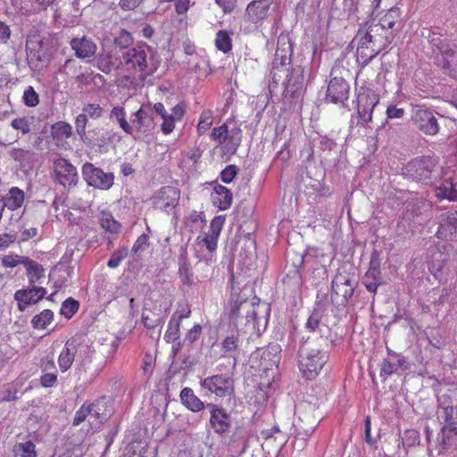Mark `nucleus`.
<instances>
[{"mask_svg": "<svg viewBox=\"0 0 457 457\" xmlns=\"http://www.w3.org/2000/svg\"><path fill=\"white\" fill-rule=\"evenodd\" d=\"M120 65L134 79L143 82L161 65L158 52L145 43L121 49Z\"/></svg>", "mask_w": 457, "mask_h": 457, "instance_id": "nucleus-1", "label": "nucleus"}, {"mask_svg": "<svg viewBox=\"0 0 457 457\" xmlns=\"http://www.w3.org/2000/svg\"><path fill=\"white\" fill-rule=\"evenodd\" d=\"M378 29L364 23L350 43L352 47H356V61L361 66L367 65L388 46L387 40L377 33Z\"/></svg>", "mask_w": 457, "mask_h": 457, "instance_id": "nucleus-2", "label": "nucleus"}, {"mask_svg": "<svg viewBox=\"0 0 457 457\" xmlns=\"http://www.w3.org/2000/svg\"><path fill=\"white\" fill-rule=\"evenodd\" d=\"M444 168L433 156H420L410 161L404 168V175L412 180L436 186L444 176Z\"/></svg>", "mask_w": 457, "mask_h": 457, "instance_id": "nucleus-3", "label": "nucleus"}, {"mask_svg": "<svg viewBox=\"0 0 457 457\" xmlns=\"http://www.w3.org/2000/svg\"><path fill=\"white\" fill-rule=\"evenodd\" d=\"M328 359L324 349L311 347L305 344L299 350V369L307 379H313Z\"/></svg>", "mask_w": 457, "mask_h": 457, "instance_id": "nucleus-4", "label": "nucleus"}, {"mask_svg": "<svg viewBox=\"0 0 457 457\" xmlns=\"http://www.w3.org/2000/svg\"><path fill=\"white\" fill-rule=\"evenodd\" d=\"M431 49L436 54L439 65L448 71V74L457 80V44L434 35L429 39Z\"/></svg>", "mask_w": 457, "mask_h": 457, "instance_id": "nucleus-5", "label": "nucleus"}, {"mask_svg": "<svg viewBox=\"0 0 457 457\" xmlns=\"http://www.w3.org/2000/svg\"><path fill=\"white\" fill-rule=\"evenodd\" d=\"M365 23L372 29H379L377 33L385 37L388 45L394 38L395 31L403 27L401 12L398 7L388 9L378 22H375V20H368Z\"/></svg>", "mask_w": 457, "mask_h": 457, "instance_id": "nucleus-6", "label": "nucleus"}, {"mask_svg": "<svg viewBox=\"0 0 457 457\" xmlns=\"http://www.w3.org/2000/svg\"><path fill=\"white\" fill-rule=\"evenodd\" d=\"M132 135L137 140H145L153 136L155 122L151 110V104L142 105L131 118Z\"/></svg>", "mask_w": 457, "mask_h": 457, "instance_id": "nucleus-7", "label": "nucleus"}, {"mask_svg": "<svg viewBox=\"0 0 457 457\" xmlns=\"http://www.w3.org/2000/svg\"><path fill=\"white\" fill-rule=\"evenodd\" d=\"M379 103V96L370 88L361 87L357 96L358 124L368 127L372 120L374 108Z\"/></svg>", "mask_w": 457, "mask_h": 457, "instance_id": "nucleus-8", "label": "nucleus"}, {"mask_svg": "<svg viewBox=\"0 0 457 457\" xmlns=\"http://www.w3.org/2000/svg\"><path fill=\"white\" fill-rule=\"evenodd\" d=\"M82 177L90 187L100 190H108L114 184V174L105 172L91 162H86L82 166Z\"/></svg>", "mask_w": 457, "mask_h": 457, "instance_id": "nucleus-9", "label": "nucleus"}, {"mask_svg": "<svg viewBox=\"0 0 457 457\" xmlns=\"http://www.w3.org/2000/svg\"><path fill=\"white\" fill-rule=\"evenodd\" d=\"M203 389L219 397L230 396L234 394V380L231 376L217 374L205 378L200 383Z\"/></svg>", "mask_w": 457, "mask_h": 457, "instance_id": "nucleus-10", "label": "nucleus"}, {"mask_svg": "<svg viewBox=\"0 0 457 457\" xmlns=\"http://www.w3.org/2000/svg\"><path fill=\"white\" fill-rule=\"evenodd\" d=\"M354 292V280L346 272H337L332 280L331 298L340 303H345Z\"/></svg>", "mask_w": 457, "mask_h": 457, "instance_id": "nucleus-11", "label": "nucleus"}, {"mask_svg": "<svg viewBox=\"0 0 457 457\" xmlns=\"http://www.w3.org/2000/svg\"><path fill=\"white\" fill-rule=\"evenodd\" d=\"M46 294L45 287L29 285L27 288L17 290L13 298L17 302L18 310L23 312L28 305L35 304L42 300Z\"/></svg>", "mask_w": 457, "mask_h": 457, "instance_id": "nucleus-12", "label": "nucleus"}, {"mask_svg": "<svg viewBox=\"0 0 457 457\" xmlns=\"http://www.w3.org/2000/svg\"><path fill=\"white\" fill-rule=\"evenodd\" d=\"M411 120L417 128L426 135L434 136L439 131V124L434 113L419 108L412 113Z\"/></svg>", "mask_w": 457, "mask_h": 457, "instance_id": "nucleus-13", "label": "nucleus"}, {"mask_svg": "<svg viewBox=\"0 0 457 457\" xmlns=\"http://www.w3.org/2000/svg\"><path fill=\"white\" fill-rule=\"evenodd\" d=\"M54 170L57 181L64 187L76 185L79 179L76 167L64 158L54 162Z\"/></svg>", "mask_w": 457, "mask_h": 457, "instance_id": "nucleus-14", "label": "nucleus"}, {"mask_svg": "<svg viewBox=\"0 0 457 457\" xmlns=\"http://www.w3.org/2000/svg\"><path fill=\"white\" fill-rule=\"evenodd\" d=\"M350 85L341 77H334L329 80L326 100L333 104H344L349 98Z\"/></svg>", "mask_w": 457, "mask_h": 457, "instance_id": "nucleus-15", "label": "nucleus"}, {"mask_svg": "<svg viewBox=\"0 0 457 457\" xmlns=\"http://www.w3.org/2000/svg\"><path fill=\"white\" fill-rule=\"evenodd\" d=\"M210 409V426L214 433L222 436L229 431L231 427L230 416L225 409L213 403H208Z\"/></svg>", "mask_w": 457, "mask_h": 457, "instance_id": "nucleus-16", "label": "nucleus"}, {"mask_svg": "<svg viewBox=\"0 0 457 457\" xmlns=\"http://www.w3.org/2000/svg\"><path fill=\"white\" fill-rule=\"evenodd\" d=\"M180 191L173 187H163L156 195L155 206L164 212H169L179 204Z\"/></svg>", "mask_w": 457, "mask_h": 457, "instance_id": "nucleus-17", "label": "nucleus"}, {"mask_svg": "<svg viewBox=\"0 0 457 457\" xmlns=\"http://www.w3.org/2000/svg\"><path fill=\"white\" fill-rule=\"evenodd\" d=\"M408 369L409 362L403 355L386 357L380 364V377L386 379L389 376L398 374L400 371H406Z\"/></svg>", "mask_w": 457, "mask_h": 457, "instance_id": "nucleus-18", "label": "nucleus"}, {"mask_svg": "<svg viewBox=\"0 0 457 457\" xmlns=\"http://www.w3.org/2000/svg\"><path fill=\"white\" fill-rule=\"evenodd\" d=\"M381 0H345L344 7L350 13H358L363 18H370L375 14Z\"/></svg>", "mask_w": 457, "mask_h": 457, "instance_id": "nucleus-19", "label": "nucleus"}, {"mask_svg": "<svg viewBox=\"0 0 457 457\" xmlns=\"http://www.w3.org/2000/svg\"><path fill=\"white\" fill-rule=\"evenodd\" d=\"M287 79L286 82L284 96L285 98L290 97L291 99L298 98L301 95L303 86V75L300 67L294 69L290 76L287 74Z\"/></svg>", "mask_w": 457, "mask_h": 457, "instance_id": "nucleus-20", "label": "nucleus"}, {"mask_svg": "<svg viewBox=\"0 0 457 457\" xmlns=\"http://www.w3.org/2000/svg\"><path fill=\"white\" fill-rule=\"evenodd\" d=\"M292 46L287 37H279L275 52L273 65L282 69L290 64L292 56Z\"/></svg>", "mask_w": 457, "mask_h": 457, "instance_id": "nucleus-21", "label": "nucleus"}, {"mask_svg": "<svg viewBox=\"0 0 457 457\" xmlns=\"http://www.w3.org/2000/svg\"><path fill=\"white\" fill-rule=\"evenodd\" d=\"M71 46L75 52V55L79 59L93 57L97 49L96 45L87 37L72 38L71 40Z\"/></svg>", "mask_w": 457, "mask_h": 457, "instance_id": "nucleus-22", "label": "nucleus"}, {"mask_svg": "<svg viewBox=\"0 0 457 457\" xmlns=\"http://www.w3.org/2000/svg\"><path fill=\"white\" fill-rule=\"evenodd\" d=\"M436 235L440 238L453 240L457 237V211L445 214L443 222L440 223Z\"/></svg>", "mask_w": 457, "mask_h": 457, "instance_id": "nucleus-23", "label": "nucleus"}, {"mask_svg": "<svg viewBox=\"0 0 457 457\" xmlns=\"http://www.w3.org/2000/svg\"><path fill=\"white\" fill-rule=\"evenodd\" d=\"M270 0H253L246 7L249 21L257 23L268 16Z\"/></svg>", "mask_w": 457, "mask_h": 457, "instance_id": "nucleus-24", "label": "nucleus"}, {"mask_svg": "<svg viewBox=\"0 0 457 457\" xmlns=\"http://www.w3.org/2000/svg\"><path fill=\"white\" fill-rule=\"evenodd\" d=\"M77 352V341L69 339L58 357V365L62 372L67 371L71 367Z\"/></svg>", "mask_w": 457, "mask_h": 457, "instance_id": "nucleus-25", "label": "nucleus"}, {"mask_svg": "<svg viewBox=\"0 0 457 457\" xmlns=\"http://www.w3.org/2000/svg\"><path fill=\"white\" fill-rule=\"evenodd\" d=\"M178 263L180 281L184 285L192 286L195 283V277L191 270L190 262L187 259V248L184 246L180 247Z\"/></svg>", "mask_w": 457, "mask_h": 457, "instance_id": "nucleus-26", "label": "nucleus"}, {"mask_svg": "<svg viewBox=\"0 0 457 457\" xmlns=\"http://www.w3.org/2000/svg\"><path fill=\"white\" fill-rule=\"evenodd\" d=\"M361 283L369 292L376 293L378 286L382 284V277L378 262L373 260L370 262V267L363 276Z\"/></svg>", "mask_w": 457, "mask_h": 457, "instance_id": "nucleus-27", "label": "nucleus"}, {"mask_svg": "<svg viewBox=\"0 0 457 457\" xmlns=\"http://www.w3.org/2000/svg\"><path fill=\"white\" fill-rule=\"evenodd\" d=\"M325 316L326 309L323 307V305L318 304L307 320V322L305 324L306 328L309 331L320 330V332H322L323 328L328 330V326L327 324Z\"/></svg>", "mask_w": 457, "mask_h": 457, "instance_id": "nucleus-28", "label": "nucleus"}, {"mask_svg": "<svg viewBox=\"0 0 457 457\" xmlns=\"http://www.w3.org/2000/svg\"><path fill=\"white\" fill-rule=\"evenodd\" d=\"M211 195L213 205L220 211L228 210L231 206L232 194L226 187L221 185L214 187Z\"/></svg>", "mask_w": 457, "mask_h": 457, "instance_id": "nucleus-29", "label": "nucleus"}, {"mask_svg": "<svg viewBox=\"0 0 457 457\" xmlns=\"http://www.w3.org/2000/svg\"><path fill=\"white\" fill-rule=\"evenodd\" d=\"M45 42L41 36L37 34L29 35L26 41V50L31 58L42 61L45 56Z\"/></svg>", "mask_w": 457, "mask_h": 457, "instance_id": "nucleus-30", "label": "nucleus"}, {"mask_svg": "<svg viewBox=\"0 0 457 457\" xmlns=\"http://www.w3.org/2000/svg\"><path fill=\"white\" fill-rule=\"evenodd\" d=\"M179 397L182 404L193 412H198L204 408V402L195 395L190 387L183 388Z\"/></svg>", "mask_w": 457, "mask_h": 457, "instance_id": "nucleus-31", "label": "nucleus"}, {"mask_svg": "<svg viewBox=\"0 0 457 457\" xmlns=\"http://www.w3.org/2000/svg\"><path fill=\"white\" fill-rule=\"evenodd\" d=\"M24 267L26 269L29 285L37 286V283L40 284L41 280L45 278L44 267L34 260L29 258Z\"/></svg>", "mask_w": 457, "mask_h": 457, "instance_id": "nucleus-32", "label": "nucleus"}, {"mask_svg": "<svg viewBox=\"0 0 457 457\" xmlns=\"http://www.w3.org/2000/svg\"><path fill=\"white\" fill-rule=\"evenodd\" d=\"M457 441V427L455 425H445L437 435V442L443 450L448 449Z\"/></svg>", "mask_w": 457, "mask_h": 457, "instance_id": "nucleus-33", "label": "nucleus"}, {"mask_svg": "<svg viewBox=\"0 0 457 457\" xmlns=\"http://www.w3.org/2000/svg\"><path fill=\"white\" fill-rule=\"evenodd\" d=\"M435 187L436 196L438 199L457 201V185L453 184L451 179H445L439 186L436 185Z\"/></svg>", "mask_w": 457, "mask_h": 457, "instance_id": "nucleus-34", "label": "nucleus"}, {"mask_svg": "<svg viewBox=\"0 0 457 457\" xmlns=\"http://www.w3.org/2000/svg\"><path fill=\"white\" fill-rule=\"evenodd\" d=\"M242 139L241 130L238 129H233L228 130L226 139H224L221 145L222 149L225 153L233 154L237 152Z\"/></svg>", "mask_w": 457, "mask_h": 457, "instance_id": "nucleus-35", "label": "nucleus"}, {"mask_svg": "<svg viewBox=\"0 0 457 457\" xmlns=\"http://www.w3.org/2000/svg\"><path fill=\"white\" fill-rule=\"evenodd\" d=\"M239 346L238 337L235 335L225 337L221 342L222 355H228L233 358V367L237 363V352Z\"/></svg>", "mask_w": 457, "mask_h": 457, "instance_id": "nucleus-36", "label": "nucleus"}, {"mask_svg": "<svg viewBox=\"0 0 457 457\" xmlns=\"http://www.w3.org/2000/svg\"><path fill=\"white\" fill-rule=\"evenodd\" d=\"M90 409L87 416V422L92 429H97L106 420V414L104 413L99 403H89Z\"/></svg>", "mask_w": 457, "mask_h": 457, "instance_id": "nucleus-37", "label": "nucleus"}, {"mask_svg": "<svg viewBox=\"0 0 457 457\" xmlns=\"http://www.w3.org/2000/svg\"><path fill=\"white\" fill-rule=\"evenodd\" d=\"M4 208L7 207L10 210H16L20 208L24 202V193L22 190L16 187H12L8 195L3 198Z\"/></svg>", "mask_w": 457, "mask_h": 457, "instance_id": "nucleus-38", "label": "nucleus"}, {"mask_svg": "<svg viewBox=\"0 0 457 457\" xmlns=\"http://www.w3.org/2000/svg\"><path fill=\"white\" fill-rule=\"evenodd\" d=\"M16 457H37L36 445L31 440L16 443L12 447Z\"/></svg>", "mask_w": 457, "mask_h": 457, "instance_id": "nucleus-39", "label": "nucleus"}, {"mask_svg": "<svg viewBox=\"0 0 457 457\" xmlns=\"http://www.w3.org/2000/svg\"><path fill=\"white\" fill-rule=\"evenodd\" d=\"M101 227L112 235H118L120 231V224L107 212H102L99 218Z\"/></svg>", "mask_w": 457, "mask_h": 457, "instance_id": "nucleus-40", "label": "nucleus"}, {"mask_svg": "<svg viewBox=\"0 0 457 457\" xmlns=\"http://www.w3.org/2000/svg\"><path fill=\"white\" fill-rule=\"evenodd\" d=\"M51 135L54 139L62 140L71 137L72 127L64 121H58L51 128Z\"/></svg>", "mask_w": 457, "mask_h": 457, "instance_id": "nucleus-41", "label": "nucleus"}, {"mask_svg": "<svg viewBox=\"0 0 457 457\" xmlns=\"http://www.w3.org/2000/svg\"><path fill=\"white\" fill-rule=\"evenodd\" d=\"M142 322L148 329H153L163 323V319L160 313H155L151 310H144L142 312Z\"/></svg>", "mask_w": 457, "mask_h": 457, "instance_id": "nucleus-42", "label": "nucleus"}, {"mask_svg": "<svg viewBox=\"0 0 457 457\" xmlns=\"http://www.w3.org/2000/svg\"><path fill=\"white\" fill-rule=\"evenodd\" d=\"M53 319L54 312L49 309H46L42 311L39 314L34 316L31 322L35 328L44 329L46 328L48 324L52 322Z\"/></svg>", "mask_w": 457, "mask_h": 457, "instance_id": "nucleus-43", "label": "nucleus"}, {"mask_svg": "<svg viewBox=\"0 0 457 457\" xmlns=\"http://www.w3.org/2000/svg\"><path fill=\"white\" fill-rule=\"evenodd\" d=\"M215 45L220 51L228 53L231 50V38L226 30H220L215 38Z\"/></svg>", "mask_w": 457, "mask_h": 457, "instance_id": "nucleus-44", "label": "nucleus"}, {"mask_svg": "<svg viewBox=\"0 0 457 457\" xmlns=\"http://www.w3.org/2000/svg\"><path fill=\"white\" fill-rule=\"evenodd\" d=\"M33 118L29 117H19L12 120L11 126L18 131H21L22 135H26L31 130Z\"/></svg>", "mask_w": 457, "mask_h": 457, "instance_id": "nucleus-45", "label": "nucleus"}, {"mask_svg": "<svg viewBox=\"0 0 457 457\" xmlns=\"http://www.w3.org/2000/svg\"><path fill=\"white\" fill-rule=\"evenodd\" d=\"M178 319L170 318L166 333L164 335V339L170 342H175L179 338V328L180 323L178 322Z\"/></svg>", "mask_w": 457, "mask_h": 457, "instance_id": "nucleus-46", "label": "nucleus"}, {"mask_svg": "<svg viewBox=\"0 0 457 457\" xmlns=\"http://www.w3.org/2000/svg\"><path fill=\"white\" fill-rule=\"evenodd\" d=\"M79 306V302L70 297L62 303L61 314L67 319H71L78 312Z\"/></svg>", "mask_w": 457, "mask_h": 457, "instance_id": "nucleus-47", "label": "nucleus"}, {"mask_svg": "<svg viewBox=\"0 0 457 457\" xmlns=\"http://www.w3.org/2000/svg\"><path fill=\"white\" fill-rule=\"evenodd\" d=\"M29 260V257L21 256L18 254H9L4 255L2 260V265L5 268H14L18 266L19 264H22L25 266L26 261Z\"/></svg>", "mask_w": 457, "mask_h": 457, "instance_id": "nucleus-48", "label": "nucleus"}, {"mask_svg": "<svg viewBox=\"0 0 457 457\" xmlns=\"http://www.w3.org/2000/svg\"><path fill=\"white\" fill-rule=\"evenodd\" d=\"M438 419L443 420L446 425H456L457 424V409L453 406L437 411Z\"/></svg>", "mask_w": 457, "mask_h": 457, "instance_id": "nucleus-49", "label": "nucleus"}, {"mask_svg": "<svg viewBox=\"0 0 457 457\" xmlns=\"http://www.w3.org/2000/svg\"><path fill=\"white\" fill-rule=\"evenodd\" d=\"M212 112L211 111L204 112L197 124V132L199 135L204 134L212 125Z\"/></svg>", "mask_w": 457, "mask_h": 457, "instance_id": "nucleus-50", "label": "nucleus"}, {"mask_svg": "<svg viewBox=\"0 0 457 457\" xmlns=\"http://www.w3.org/2000/svg\"><path fill=\"white\" fill-rule=\"evenodd\" d=\"M129 253L128 248L121 247L117 249L107 262V266L111 269L117 268L120 262L127 257Z\"/></svg>", "mask_w": 457, "mask_h": 457, "instance_id": "nucleus-51", "label": "nucleus"}, {"mask_svg": "<svg viewBox=\"0 0 457 457\" xmlns=\"http://www.w3.org/2000/svg\"><path fill=\"white\" fill-rule=\"evenodd\" d=\"M88 122L87 114H84L83 112L79 114L76 117L75 120V128L76 132L79 136L82 141L86 142L87 140V133H86V127Z\"/></svg>", "mask_w": 457, "mask_h": 457, "instance_id": "nucleus-52", "label": "nucleus"}, {"mask_svg": "<svg viewBox=\"0 0 457 457\" xmlns=\"http://www.w3.org/2000/svg\"><path fill=\"white\" fill-rule=\"evenodd\" d=\"M82 112L87 117L96 120L103 116L104 109L98 104H87L82 107Z\"/></svg>", "mask_w": 457, "mask_h": 457, "instance_id": "nucleus-53", "label": "nucleus"}, {"mask_svg": "<svg viewBox=\"0 0 457 457\" xmlns=\"http://www.w3.org/2000/svg\"><path fill=\"white\" fill-rule=\"evenodd\" d=\"M148 245H149L148 236L146 234H142L137 237V239L134 243L133 247H132V253L135 255L139 256L142 252L146 250Z\"/></svg>", "mask_w": 457, "mask_h": 457, "instance_id": "nucleus-54", "label": "nucleus"}, {"mask_svg": "<svg viewBox=\"0 0 457 457\" xmlns=\"http://www.w3.org/2000/svg\"><path fill=\"white\" fill-rule=\"evenodd\" d=\"M433 260L430 263V270L432 272L439 271L443 268V262L447 260V255L440 252L439 250H436L433 253Z\"/></svg>", "mask_w": 457, "mask_h": 457, "instance_id": "nucleus-55", "label": "nucleus"}, {"mask_svg": "<svg viewBox=\"0 0 457 457\" xmlns=\"http://www.w3.org/2000/svg\"><path fill=\"white\" fill-rule=\"evenodd\" d=\"M228 129L226 124H222L220 127L214 128L211 133V138L218 143V145L223 144L224 139L228 135Z\"/></svg>", "mask_w": 457, "mask_h": 457, "instance_id": "nucleus-56", "label": "nucleus"}, {"mask_svg": "<svg viewBox=\"0 0 457 457\" xmlns=\"http://www.w3.org/2000/svg\"><path fill=\"white\" fill-rule=\"evenodd\" d=\"M23 100L27 106H36L39 100L38 95L32 87H28L23 93Z\"/></svg>", "mask_w": 457, "mask_h": 457, "instance_id": "nucleus-57", "label": "nucleus"}, {"mask_svg": "<svg viewBox=\"0 0 457 457\" xmlns=\"http://www.w3.org/2000/svg\"><path fill=\"white\" fill-rule=\"evenodd\" d=\"M217 239L218 237L211 233L205 234L203 237H197L199 244H203L211 253L217 247Z\"/></svg>", "mask_w": 457, "mask_h": 457, "instance_id": "nucleus-58", "label": "nucleus"}, {"mask_svg": "<svg viewBox=\"0 0 457 457\" xmlns=\"http://www.w3.org/2000/svg\"><path fill=\"white\" fill-rule=\"evenodd\" d=\"M90 409L88 404H83L75 413V417L73 420V426H79L83 421H87V416L89 414Z\"/></svg>", "mask_w": 457, "mask_h": 457, "instance_id": "nucleus-59", "label": "nucleus"}, {"mask_svg": "<svg viewBox=\"0 0 457 457\" xmlns=\"http://www.w3.org/2000/svg\"><path fill=\"white\" fill-rule=\"evenodd\" d=\"M386 121L388 120H393V119H403L405 114V110L403 108H399L396 105L390 104L386 108Z\"/></svg>", "mask_w": 457, "mask_h": 457, "instance_id": "nucleus-60", "label": "nucleus"}, {"mask_svg": "<svg viewBox=\"0 0 457 457\" xmlns=\"http://www.w3.org/2000/svg\"><path fill=\"white\" fill-rule=\"evenodd\" d=\"M237 173V167L236 165H228L220 172V179L224 183H230Z\"/></svg>", "mask_w": 457, "mask_h": 457, "instance_id": "nucleus-61", "label": "nucleus"}, {"mask_svg": "<svg viewBox=\"0 0 457 457\" xmlns=\"http://www.w3.org/2000/svg\"><path fill=\"white\" fill-rule=\"evenodd\" d=\"M33 155L34 153L24 149H16L12 153L13 159L20 162H29Z\"/></svg>", "mask_w": 457, "mask_h": 457, "instance_id": "nucleus-62", "label": "nucleus"}, {"mask_svg": "<svg viewBox=\"0 0 457 457\" xmlns=\"http://www.w3.org/2000/svg\"><path fill=\"white\" fill-rule=\"evenodd\" d=\"M162 120L163 121L161 125V130L163 134L169 135L174 130L176 120L172 119L171 116L169 115L162 117Z\"/></svg>", "mask_w": 457, "mask_h": 457, "instance_id": "nucleus-63", "label": "nucleus"}, {"mask_svg": "<svg viewBox=\"0 0 457 457\" xmlns=\"http://www.w3.org/2000/svg\"><path fill=\"white\" fill-rule=\"evenodd\" d=\"M57 381L56 372H46L40 378L41 385L45 387L53 386Z\"/></svg>", "mask_w": 457, "mask_h": 457, "instance_id": "nucleus-64", "label": "nucleus"}]
</instances>
